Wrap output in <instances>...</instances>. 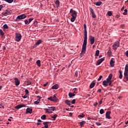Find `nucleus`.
Wrapping results in <instances>:
<instances>
[{
    "label": "nucleus",
    "mask_w": 128,
    "mask_h": 128,
    "mask_svg": "<svg viewBox=\"0 0 128 128\" xmlns=\"http://www.w3.org/2000/svg\"><path fill=\"white\" fill-rule=\"evenodd\" d=\"M88 44L87 42L84 41L82 46V50L81 53L80 54V56L82 57V56L86 54V44Z\"/></svg>",
    "instance_id": "nucleus-1"
},
{
    "label": "nucleus",
    "mask_w": 128,
    "mask_h": 128,
    "mask_svg": "<svg viewBox=\"0 0 128 128\" xmlns=\"http://www.w3.org/2000/svg\"><path fill=\"white\" fill-rule=\"evenodd\" d=\"M84 42H88V31L86 30V24H84Z\"/></svg>",
    "instance_id": "nucleus-2"
},
{
    "label": "nucleus",
    "mask_w": 128,
    "mask_h": 128,
    "mask_svg": "<svg viewBox=\"0 0 128 128\" xmlns=\"http://www.w3.org/2000/svg\"><path fill=\"white\" fill-rule=\"evenodd\" d=\"M26 18V16L24 14L18 16L16 19V22H20V20H24V18Z\"/></svg>",
    "instance_id": "nucleus-3"
},
{
    "label": "nucleus",
    "mask_w": 128,
    "mask_h": 128,
    "mask_svg": "<svg viewBox=\"0 0 128 128\" xmlns=\"http://www.w3.org/2000/svg\"><path fill=\"white\" fill-rule=\"evenodd\" d=\"M44 110H46V112H48L49 114H50V110H52L53 112H54L56 110V107L54 106H49L48 107V108H44Z\"/></svg>",
    "instance_id": "nucleus-4"
},
{
    "label": "nucleus",
    "mask_w": 128,
    "mask_h": 128,
    "mask_svg": "<svg viewBox=\"0 0 128 128\" xmlns=\"http://www.w3.org/2000/svg\"><path fill=\"white\" fill-rule=\"evenodd\" d=\"M112 47L113 50H118V48L120 47V42L118 41L114 42Z\"/></svg>",
    "instance_id": "nucleus-5"
},
{
    "label": "nucleus",
    "mask_w": 128,
    "mask_h": 128,
    "mask_svg": "<svg viewBox=\"0 0 128 128\" xmlns=\"http://www.w3.org/2000/svg\"><path fill=\"white\" fill-rule=\"evenodd\" d=\"M16 39L15 40L16 42H20V40H22V34H20L16 33L15 34Z\"/></svg>",
    "instance_id": "nucleus-6"
},
{
    "label": "nucleus",
    "mask_w": 128,
    "mask_h": 128,
    "mask_svg": "<svg viewBox=\"0 0 128 128\" xmlns=\"http://www.w3.org/2000/svg\"><path fill=\"white\" fill-rule=\"evenodd\" d=\"M70 14H72L71 16L76 17L78 16V12H76V11L74 10L73 9H70Z\"/></svg>",
    "instance_id": "nucleus-7"
},
{
    "label": "nucleus",
    "mask_w": 128,
    "mask_h": 128,
    "mask_svg": "<svg viewBox=\"0 0 128 128\" xmlns=\"http://www.w3.org/2000/svg\"><path fill=\"white\" fill-rule=\"evenodd\" d=\"M110 114H111L110 111H108L106 112V118H108V120H110L111 118L110 116Z\"/></svg>",
    "instance_id": "nucleus-8"
},
{
    "label": "nucleus",
    "mask_w": 128,
    "mask_h": 128,
    "mask_svg": "<svg viewBox=\"0 0 128 128\" xmlns=\"http://www.w3.org/2000/svg\"><path fill=\"white\" fill-rule=\"evenodd\" d=\"M90 38L91 44H94V37L90 36Z\"/></svg>",
    "instance_id": "nucleus-9"
},
{
    "label": "nucleus",
    "mask_w": 128,
    "mask_h": 128,
    "mask_svg": "<svg viewBox=\"0 0 128 128\" xmlns=\"http://www.w3.org/2000/svg\"><path fill=\"white\" fill-rule=\"evenodd\" d=\"M24 107H26V105L20 104L16 106L15 108H16L17 110H19V108H24Z\"/></svg>",
    "instance_id": "nucleus-10"
},
{
    "label": "nucleus",
    "mask_w": 128,
    "mask_h": 128,
    "mask_svg": "<svg viewBox=\"0 0 128 128\" xmlns=\"http://www.w3.org/2000/svg\"><path fill=\"white\" fill-rule=\"evenodd\" d=\"M32 114V108H27L26 110V114Z\"/></svg>",
    "instance_id": "nucleus-11"
},
{
    "label": "nucleus",
    "mask_w": 128,
    "mask_h": 128,
    "mask_svg": "<svg viewBox=\"0 0 128 128\" xmlns=\"http://www.w3.org/2000/svg\"><path fill=\"white\" fill-rule=\"evenodd\" d=\"M104 58H102L98 60L96 62L98 66H100V64H102V62H104Z\"/></svg>",
    "instance_id": "nucleus-12"
},
{
    "label": "nucleus",
    "mask_w": 128,
    "mask_h": 128,
    "mask_svg": "<svg viewBox=\"0 0 128 128\" xmlns=\"http://www.w3.org/2000/svg\"><path fill=\"white\" fill-rule=\"evenodd\" d=\"M108 80H104L102 82V84L103 86H108Z\"/></svg>",
    "instance_id": "nucleus-13"
},
{
    "label": "nucleus",
    "mask_w": 128,
    "mask_h": 128,
    "mask_svg": "<svg viewBox=\"0 0 128 128\" xmlns=\"http://www.w3.org/2000/svg\"><path fill=\"white\" fill-rule=\"evenodd\" d=\"M2 14L6 16V14H10V10H6V12H2Z\"/></svg>",
    "instance_id": "nucleus-14"
},
{
    "label": "nucleus",
    "mask_w": 128,
    "mask_h": 128,
    "mask_svg": "<svg viewBox=\"0 0 128 128\" xmlns=\"http://www.w3.org/2000/svg\"><path fill=\"white\" fill-rule=\"evenodd\" d=\"M14 80H15L16 86H20V80H18V78H15Z\"/></svg>",
    "instance_id": "nucleus-15"
},
{
    "label": "nucleus",
    "mask_w": 128,
    "mask_h": 128,
    "mask_svg": "<svg viewBox=\"0 0 128 128\" xmlns=\"http://www.w3.org/2000/svg\"><path fill=\"white\" fill-rule=\"evenodd\" d=\"M52 90H58V84H56L52 87Z\"/></svg>",
    "instance_id": "nucleus-16"
},
{
    "label": "nucleus",
    "mask_w": 128,
    "mask_h": 128,
    "mask_svg": "<svg viewBox=\"0 0 128 128\" xmlns=\"http://www.w3.org/2000/svg\"><path fill=\"white\" fill-rule=\"evenodd\" d=\"M42 42V40H39L37 41V42H36L35 46H40Z\"/></svg>",
    "instance_id": "nucleus-17"
},
{
    "label": "nucleus",
    "mask_w": 128,
    "mask_h": 128,
    "mask_svg": "<svg viewBox=\"0 0 128 128\" xmlns=\"http://www.w3.org/2000/svg\"><path fill=\"white\" fill-rule=\"evenodd\" d=\"M48 124H50V122H43V124L44 125L45 128H48Z\"/></svg>",
    "instance_id": "nucleus-18"
},
{
    "label": "nucleus",
    "mask_w": 128,
    "mask_h": 128,
    "mask_svg": "<svg viewBox=\"0 0 128 128\" xmlns=\"http://www.w3.org/2000/svg\"><path fill=\"white\" fill-rule=\"evenodd\" d=\"M110 66L112 68L114 66V58H112L110 60Z\"/></svg>",
    "instance_id": "nucleus-19"
},
{
    "label": "nucleus",
    "mask_w": 128,
    "mask_h": 128,
    "mask_svg": "<svg viewBox=\"0 0 128 128\" xmlns=\"http://www.w3.org/2000/svg\"><path fill=\"white\" fill-rule=\"evenodd\" d=\"M112 74H110L106 80L110 82V80H112Z\"/></svg>",
    "instance_id": "nucleus-20"
},
{
    "label": "nucleus",
    "mask_w": 128,
    "mask_h": 128,
    "mask_svg": "<svg viewBox=\"0 0 128 128\" xmlns=\"http://www.w3.org/2000/svg\"><path fill=\"white\" fill-rule=\"evenodd\" d=\"M68 96L69 98H72L73 96H76V94H74V93L69 92Z\"/></svg>",
    "instance_id": "nucleus-21"
},
{
    "label": "nucleus",
    "mask_w": 128,
    "mask_h": 128,
    "mask_svg": "<svg viewBox=\"0 0 128 128\" xmlns=\"http://www.w3.org/2000/svg\"><path fill=\"white\" fill-rule=\"evenodd\" d=\"M3 28H4V30H6L8 29V26L6 24H4L3 26Z\"/></svg>",
    "instance_id": "nucleus-22"
},
{
    "label": "nucleus",
    "mask_w": 128,
    "mask_h": 128,
    "mask_svg": "<svg viewBox=\"0 0 128 128\" xmlns=\"http://www.w3.org/2000/svg\"><path fill=\"white\" fill-rule=\"evenodd\" d=\"M55 4H56V8H58L60 6V2L58 0H56V1L54 2Z\"/></svg>",
    "instance_id": "nucleus-23"
},
{
    "label": "nucleus",
    "mask_w": 128,
    "mask_h": 128,
    "mask_svg": "<svg viewBox=\"0 0 128 128\" xmlns=\"http://www.w3.org/2000/svg\"><path fill=\"white\" fill-rule=\"evenodd\" d=\"M94 86H96V83L92 82L90 86V88H92Z\"/></svg>",
    "instance_id": "nucleus-24"
},
{
    "label": "nucleus",
    "mask_w": 128,
    "mask_h": 128,
    "mask_svg": "<svg viewBox=\"0 0 128 128\" xmlns=\"http://www.w3.org/2000/svg\"><path fill=\"white\" fill-rule=\"evenodd\" d=\"M94 4H96V6H100L102 4V2H94Z\"/></svg>",
    "instance_id": "nucleus-25"
},
{
    "label": "nucleus",
    "mask_w": 128,
    "mask_h": 128,
    "mask_svg": "<svg viewBox=\"0 0 128 128\" xmlns=\"http://www.w3.org/2000/svg\"><path fill=\"white\" fill-rule=\"evenodd\" d=\"M4 2H8V4H12L14 0H3Z\"/></svg>",
    "instance_id": "nucleus-26"
},
{
    "label": "nucleus",
    "mask_w": 128,
    "mask_h": 128,
    "mask_svg": "<svg viewBox=\"0 0 128 128\" xmlns=\"http://www.w3.org/2000/svg\"><path fill=\"white\" fill-rule=\"evenodd\" d=\"M65 104H68V106H70V100H66Z\"/></svg>",
    "instance_id": "nucleus-27"
},
{
    "label": "nucleus",
    "mask_w": 128,
    "mask_h": 128,
    "mask_svg": "<svg viewBox=\"0 0 128 128\" xmlns=\"http://www.w3.org/2000/svg\"><path fill=\"white\" fill-rule=\"evenodd\" d=\"M36 64H37V66H42L40 64V60H38L36 62Z\"/></svg>",
    "instance_id": "nucleus-28"
},
{
    "label": "nucleus",
    "mask_w": 128,
    "mask_h": 128,
    "mask_svg": "<svg viewBox=\"0 0 128 128\" xmlns=\"http://www.w3.org/2000/svg\"><path fill=\"white\" fill-rule=\"evenodd\" d=\"M84 124H86V122H84V121H82L80 122V124L81 128H82V126H83Z\"/></svg>",
    "instance_id": "nucleus-29"
},
{
    "label": "nucleus",
    "mask_w": 128,
    "mask_h": 128,
    "mask_svg": "<svg viewBox=\"0 0 128 128\" xmlns=\"http://www.w3.org/2000/svg\"><path fill=\"white\" fill-rule=\"evenodd\" d=\"M52 118H54V120H56V118H58V114H55L53 116H52L51 117Z\"/></svg>",
    "instance_id": "nucleus-30"
},
{
    "label": "nucleus",
    "mask_w": 128,
    "mask_h": 128,
    "mask_svg": "<svg viewBox=\"0 0 128 128\" xmlns=\"http://www.w3.org/2000/svg\"><path fill=\"white\" fill-rule=\"evenodd\" d=\"M120 76H119V78H122V71L120 70H119Z\"/></svg>",
    "instance_id": "nucleus-31"
},
{
    "label": "nucleus",
    "mask_w": 128,
    "mask_h": 128,
    "mask_svg": "<svg viewBox=\"0 0 128 128\" xmlns=\"http://www.w3.org/2000/svg\"><path fill=\"white\" fill-rule=\"evenodd\" d=\"M95 56H100V50H96Z\"/></svg>",
    "instance_id": "nucleus-32"
},
{
    "label": "nucleus",
    "mask_w": 128,
    "mask_h": 128,
    "mask_svg": "<svg viewBox=\"0 0 128 128\" xmlns=\"http://www.w3.org/2000/svg\"><path fill=\"white\" fill-rule=\"evenodd\" d=\"M76 17L72 16L70 19V21L72 22H74V20H76Z\"/></svg>",
    "instance_id": "nucleus-33"
},
{
    "label": "nucleus",
    "mask_w": 128,
    "mask_h": 128,
    "mask_svg": "<svg viewBox=\"0 0 128 128\" xmlns=\"http://www.w3.org/2000/svg\"><path fill=\"white\" fill-rule=\"evenodd\" d=\"M52 102H56V94L54 95L53 97H52Z\"/></svg>",
    "instance_id": "nucleus-34"
},
{
    "label": "nucleus",
    "mask_w": 128,
    "mask_h": 128,
    "mask_svg": "<svg viewBox=\"0 0 128 128\" xmlns=\"http://www.w3.org/2000/svg\"><path fill=\"white\" fill-rule=\"evenodd\" d=\"M42 120H46V114H44L41 116Z\"/></svg>",
    "instance_id": "nucleus-35"
},
{
    "label": "nucleus",
    "mask_w": 128,
    "mask_h": 128,
    "mask_svg": "<svg viewBox=\"0 0 128 128\" xmlns=\"http://www.w3.org/2000/svg\"><path fill=\"white\" fill-rule=\"evenodd\" d=\"M124 12H123V14L124 16H126V14H128V10L126 9H125L124 10Z\"/></svg>",
    "instance_id": "nucleus-36"
},
{
    "label": "nucleus",
    "mask_w": 128,
    "mask_h": 128,
    "mask_svg": "<svg viewBox=\"0 0 128 128\" xmlns=\"http://www.w3.org/2000/svg\"><path fill=\"white\" fill-rule=\"evenodd\" d=\"M40 99H38L36 101H35L34 102V104H40Z\"/></svg>",
    "instance_id": "nucleus-37"
},
{
    "label": "nucleus",
    "mask_w": 128,
    "mask_h": 128,
    "mask_svg": "<svg viewBox=\"0 0 128 128\" xmlns=\"http://www.w3.org/2000/svg\"><path fill=\"white\" fill-rule=\"evenodd\" d=\"M100 114H104V109H101L100 110Z\"/></svg>",
    "instance_id": "nucleus-38"
},
{
    "label": "nucleus",
    "mask_w": 128,
    "mask_h": 128,
    "mask_svg": "<svg viewBox=\"0 0 128 128\" xmlns=\"http://www.w3.org/2000/svg\"><path fill=\"white\" fill-rule=\"evenodd\" d=\"M27 86H30V84H32V82L30 80H28L26 81Z\"/></svg>",
    "instance_id": "nucleus-39"
},
{
    "label": "nucleus",
    "mask_w": 128,
    "mask_h": 128,
    "mask_svg": "<svg viewBox=\"0 0 128 128\" xmlns=\"http://www.w3.org/2000/svg\"><path fill=\"white\" fill-rule=\"evenodd\" d=\"M108 16H112V12L109 11L108 12Z\"/></svg>",
    "instance_id": "nucleus-40"
},
{
    "label": "nucleus",
    "mask_w": 128,
    "mask_h": 128,
    "mask_svg": "<svg viewBox=\"0 0 128 128\" xmlns=\"http://www.w3.org/2000/svg\"><path fill=\"white\" fill-rule=\"evenodd\" d=\"M124 76H128V71H124Z\"/></svg>",
    "instance_id": "nucleus-41"
},
{
    "label": "nucleus",
    "mask_w": 128,
    "mask_h": 128,
    "mask_svg": "<svg viewBox=\"0 0 128 128\" xmlns=\"http://www.w3.org/2000/svg\"><path fill=\"white\" fill-rule=\"evenodd\" d=\"M124 71L128 72V64L126 65Z\"/></svg>",
    "instance_id": "nucleus-42"
},
{
    "label": "nucleus",
    "mask_w": 128,
    "mask_h": 128,
    "mask_svg": "<svg viewBox=\"0 0 128 128\" xmlns=\"http://www.w3.org/2000/svg\"><path fill=\"white\" fill-rule=\"evenodd\" d=\"M0 34L2 36L4 34V32H2V30H0Z\"/></svg>",
    "instance_id": "nucleus-43"
},
{
    "label": "nucleus",
    "mask_w": 128,
    "mask_h": 128,
    "mask_svg": "<svg viewBox=\"0 0 128 128\" xmlns=\"http://www.w3.org/2000/svg\"><path fill=\"white\" fill-rule=\"evenodd\" d=\"M90 12L91 14H94V9H92V8H90Z\"/></svg>",
    "instance_id": "nucleus-44"
},
{
    "label": "nucleus",
    "mask_w": 128,
    "mask_h": 128,
    "mask_svg": "<svg viewBox=\"0 0 128 128\" xmlns=\"http://www.w3.org/2000/svg\"><path fill=\"white\" fill-rule=\"evenodd\" d=\"M92 17L93 18H96V14H94V12L92 13Z\"/></svg>",
    "instance_id": "nucleus-45"
},
{
    "label": "nucleus",
    "mask_w": 128,
    "mask_h": 128,
    "mask_svg": "<svg viewBox=\"0 0 128 128\" xmlns=\"http://www.w3.org/2000/svg\"><path fill=\"white\" fill-rule=\"evenodd\" d=\"M32 20H34V18H30L28 19V22H29V24H30V22Z\"/></svg>",
    "instance_id": "nucleus-46"
},
{
    "label": "nucleus",
    "mask_w": 128,
    "mask_h": 128,
    "mask_svg": "<svg viewBox=\"0 0 128 128\" xmlns=\"http://www.w3.org/2000/svg\"><path fill=\"white\" fill-rule=\"evenodd\" d=\"M24 24H28L30 23L28 22V20H25Z\"/></svg>",
    "instance_id": "nucleus-47"
},
{
    "label": "nucleus",
    "mask_w": 128,
    "mask_h": 128,
    "mask_svg": "<svg viewBox=\"0 0 128 128\" xmlns=\"http://www.w3.org/2000/svg\"><path fill=\"white\" fill-rule=\"evenodd\" d=\"M34 26H36L37 24H38V21L35 20L34 22Z\"/></svg>",
    "instance_id": "nucleus-48"
},
{
    "label": "nucleus",
    "mask_w": 128,
    "mask_h": 128,
    "mask_svg": "<svg viewBox=\"0 0 128 128\" xmlns=\"http://www.w3.org/2000/svg\"><path fill=\"white\" fill-rule=\"evenodd\" d=\"M102 76H100L99 78L98 79V81L100 82V80H102Z\"/></svg>",
    "instance_id": "nucleus-49"
},
{
    "label": "nucleus",
    "mask_w": 128,
    "mask_h": 128,
    "mask_svg": "<svg viewBox=\"0 0 128 128\" xmlns=\"http://www.w3.org/2000/svg\"><path fill=\"white\" fill-rule=\"evenodd\" d=\"M112 80H110L108 82V84L109 86H112Z\"/></svg>",
    "instance_id": "nucleus-50"
},
{
    "label": "nucleus",
    "mask_w": 128,
    "mask_h": 128,
    "mask_svg": "<svg viewBox=\"0 0 128 128\" xmlns=\"http://www.w3.org/2000/svg\"><path fill=\"white\" fill-rule=\"evenodd\" d=\"M84 116L85 115L84 114H82L81 115L78 116V118H84Z\"/></svg>",
    "instance_id": "nucleus-51"
},
{
    "label": "nucleus",
    "mask_w": 128,
    "mask_h": 128,
    "mask_svg": "<svg viewBox=\"0 0 128 128\" xmlns=\"http://www.w3.org/2000/svg\"><path fill=\"white\" fill-rule=\"evenodd\" d=\"M25 92H26V94H28V92H29L28 90V89H26V90H25Z\"/></svg>",
    "instance_id": "nucleus-52"
},
{
    "label": "nucleus",
    "mask_w": 128,
    "mask_h": 128,
    "mask_svg": "<svg viewBox=\"0 0 128 128\" xmlns=\"http://www.w3.org/2000/svg\"><path fill=\"white\" fill-rule=\"evenodd\" d=\"M72 104H76V99H74V100L72 101Z\"/></svg>",
    "instance_id": "nucleus-53"
},
{
    "label": "nucleus",
    "mask_w": 128,
    "mask_h": 128,
    "mask_svg": "<svg viewBox=\"0 0 128 128\" xmlns=\"http://www.w3.org/2000/svg\"><path fill=\"white\" fill-rule=\"evenodd\" d=\"M48 82H46V84H44L43 86L46 88V86H48Z\"/></svg>",
    "instance_id": "nucleus-54"
},
{
    "label": "nucleus",
    "mask_w": 128,
    "mask_h": 128,
    "mask_svg": "<svg viewBox=\"0 0 128 128\" xmlns=\"http://www.w3.org/2000/svg\"><path fill=\"white\" fill-rule=\"evenodd\" d=\"M48 100H50L51 102H52V97H50L49 98H48Z\"/></svg>",
    "instance_id": "nucleus-55"
},
{
    "label": "nucleus",
    "mask_w": 128,
    "mask_h": 128,
    "mask_svg": "<svg viewBox=\"0 0 128 128\" xmlns=\"http://www.w3.org/2000/svg\"><path fill=\"white\" fill-rule=\"evenodd\" d=\"M96 126H102V123L98 122H96Z\"/></svg>",
    "instance_id": "nucleus-56"
},
{
    "label": "nucleus",
    "mask_w": 128,
    "mask_h": 128,
    "mask_svg": "<svg viewBox=\"0 0 128 128\" xmlns=\"http://www.w3.org/2000/svg\"><path fill=\"white\" fill-rule=\"evenodd\" d=\"M126 56L128 58V50H127L126 52L125 53Z\"/></svg>",
    "instance_id": "nucleus-57"
},
{
    "label": "nucleus",
    "mask_w": 128,
    "mask_h": 128,
    "mask_svg": "<svg viewBox=\"0 0 128 128\" xmlns=\"http://www.w3.org/2000/svg\"><path fill=\"white\" fill-rule=\"evenodd\" d=\"M23 98H28V96H26V94L22 96Z\"/></svg>",
    "instance_id": "nucleus-58"
},
{
    "label": "nucleus",
    "mask_w": 128,
    "mask_h": 128,
    "mask_svg": "<svg viewBox=\"0 0 128 128\" xmlns=\"http://www.w3.org/2000/svg\"><path fill=\"white\" fill-rule=\"evenodd\" d=\"M98 102H96L95 104H94V106H98Z\"/></svg>",
    "instance_id": "nucleus-59"
},
{
    "label": "nucleus",
    "mask_w": 128,
    "mask_h": 128,
    "mask_svg": "<svg viewBox=\"0 0 128 128\" xmlns=\"http://www.w3.org/2000/svg\"><path fill=\"white\" fill-rule=\"evenodd\" d=\"M102 98L100 100V102H99V104H102Z\"/></svg>",
    "instance_id": "nucleus-60"
},
{
    "label": "nucleus",
    "mask_w": 128,
    "mask_h": 128,
    "mask_svg": "<svg viewBox=\"0 0 128 128\" xmlns=\"http://www.w3.org/2000/svg\"><path fill=\"white\" fill-rule=\"evenodd\" d=\"M37 98H38V100H40V99L42 98H40V96H37Z\"/></svg>",
    "instance_id": "nucleus-61"
},
{
    "label": "nucleus",
    "mask_w": 128,
    "mask_h": 128,
    "mask_svg": "<svg viewBox=\"0 0 128 128\" xmlns=\"http://www.w3.org/2000/svg\"><path fill=\"white\" fill-rule=\"evenodd\" d=\"M98 92H102V89L98 90Z\"/></svg>",
    "instance_id": "nucleus-62"
},
{
    "label": "nucleus",
    "mask_w": 128,
    "mask_h": 128,
    "mask_svg": "<svg viewBox=\"0 0 128 128\" xmlns=\"http://www.w3.org/2000/svg\"><path fill=\"white\" fill-rule=\"evenodd\" d=\"M69 116H72V112L69 113Z\"/></svg>",
    "instance_id": "nucleus-63"
},
{
    "label": "nucleus",
    "mask_w": 128,
    "mask_h": 128,
    "mask_svg": "<svg viewBox=\"0 0 128 128\" xmlns=\"http://www.w3.org/2000/svg\"><path fill=\"white\" fill-rule=\"evenodd\" d=\"M2 8H4V6H2V5L0 6V10H2Z\"/></svg>",
    "instance_id": "nucleus-64"
}]
</instances>
